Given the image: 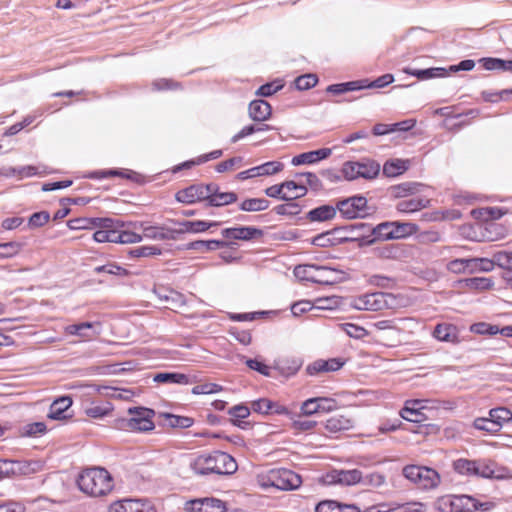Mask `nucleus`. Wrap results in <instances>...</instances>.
I'll use <instances>...</instances> for the list:
<instances>
[{"mask_svg":"<svg viewBox=\"0 0 512 512\" xmlns=\"http://www.w3.org/2000/svg\"><path fill=\"white\" fill-rule=\"evenodd\" d=\"M190 467L195 474L208 475H229L237 470V463L234 458L221 451H214L211 454H202L197 456Z\"/></svg>","mask_w":512,"mask_h":512,"instance_id":"f257e3e1","label":"nucleus"},{"mask_svg":"<svg viewBox=\"0 0 512 512\" xmlns=\"http://www.w3.org/2000/svg\"><path fill=\"white\" fill-rule=\"evenodd\" d=\"M77 484L81 491L92 496L107 495L113 489V480L104 468H89L80 473Z\"/></svg>","mask_w":512,"mask_h":512,"instance_id":"f03ea898","label":"nucleus"},{"mask_svg":"<svg viewBox=\"0 0 512 512\" xmlns=\"http://www.w3.org/2000/svg\"><path fill=\"white\" fill-rule=\"evenodd\" d=\"M257 483L263 489L275 488L282 491H290L299 488L302 484L301 477L292 470L280 468L271 469L257 475Z\"/></svg>","mask_w":512,"mask_h":512,"instance_id":"7ed1b4c3","label":"nucleus"},{"mask_svg":"<svg viewBox=\"0 0 512 512\" xmlns=\"http://www.w3.org/2000/svg\"><path fill=\"white\" fill-rule=\"evenodd\" d=\"M491 506L490 502L481 503L469 495H444L435 502V508L440 512L487 511Z\"/></svg>","mask_w":512,"mask_h":512,"instance_id":"20e7f679","label":"nucleus"},{"mask_svg":"<svg viewBox=\"0 0 512 512\" xmlns=\"http://www.w3.org/2000/svg\"><path fill=\"white\" fill-rule=\"evenodd\" d=\"M128 418H119L115 421V428L128 432H148L155 428L153 417L155 412L145 407L128 409Z\"/></svg>","mask_w":512,"mask_h":512,"instance_id":"39448f33","label":"nucleus"},{"mask_svg":"<svg viewBox=\"0 0 512 512\" xmlns=\"http://www.w3.org/2000/svg\"><path fill=\"white\" fill-rule=\"evenodd\" d=\"M418 230V225L412 222H382L372 228L373 239L370 241V243L375 241L404 239L415 234Z\"/></svg>","mask_w":512,"mask_h":512,"instance_id":"423d86ee","label":"nucleus"},{"mask_svg":"<svg viewBox=\"0 0 512 512\" xmlns=\"http://www.w3.org/2000/svg\"><path fill=\"white\" fill-rule=\"evenodd\" d=\"M402 473L406 479L423 490L435 489L441 482L439 473L426 466L407 465L403 468Z\"/></svg>","mask_w":512,"mask_h":512,"instance_id":"0eeeda50","label":"nucleus"},{"mask_svg":"<svg viewBox=\"0 0 512 512\" xmlns=\"http://www.w3.org/2000/svg\"><path fill=\"white\" fill-rule=\"evenodd\" d=\"M293 273L300 281H310L318 284H332L334 282V279L331 277L334 269L327 266L314 264L298 265L294 268Z\"/></svg>","mask_w":512,"mask_h":512,"instance_id":"6e6552de","label":"nucleus"},{"mask_svg":"<svg viewBox=\"0 0 512 512\" xmlns=\"http://www.w3.org/2000/svg\"><path fill=\"white\" fill-rule=\"evenodd\" d=\"M393 301V294L374 292L353 298L351 306L357 310L379 311L390 308Z\"/></svg>","mask_w":512,"mask_h":512,"instance_id":"1a4fd4ad","label":"nucleus"},{"mask_svg":"<svg viewBox=\"0 0 512 512\" xmlns=\"http://www.w3.org/2000/svg\"><path fill=\"white\" fill-rule=\"evenodd\" d=\"M337 209L346 219L363 218L368 215L367 199L363 196H353L340 201Z\"/></svg>","mask_w":512,"mask_h":512,"instance_id":"9d476101","label":"nucleus"},{"mask_svg":"<svg viewBox=\"0 0 512 512\" xmlns=\"http://www.w3.org/2000/svg\"><path fill=\"white\" fill-rule=\"evenodd\" d=\"M361 479V471L358 469L351 470H332L322 477V482L326 485H343L351 486L359 484Z\"/></svg>","mask_w":512,"mask_h":512,"instance_id":"9b49d317","label":"nucleus"},{"mask_svg":"<svg viewBox=\"0 0 512 512\" xmlns=\"http://www.w3.org/2000/svg\"><path fill=\"white\" fill-rule=\"evenodd\" d=\"M214 186L209 184L202 185H191L185 189L179 190L175 198L178 202L185 204H193L198 201L207 200V197L210 195L211 191H214Z\"/></svg>","mask_w":512,"mask_h":512,"instance_id":"f8f14e48","label":"nucleus"},{"mask_svg":"<svg viewBox=\"0 0 512 512\" xmlns=\"http://www.w3.org/2000/svg\"><path fill=\"white\" fill-rule=\"evenodd\" d=\"M336 408V400L326 397H315L304 401L300 410L302 415L311 416L319 412H330Z\"/></svg>","mask_w":512,"mask_h":512,"instance_id":"ddd939ff","label":"nucleus"},{"mask_svg":"<svg viewBox=\"0 0 512 512\" xmlns=\"http://www.w3.org/2000/svg\"><path fill=\"white\" fill-rule=\"evenodd\" d=\"M109 512H156V510L146 499H123L112 503Z\"/></svg>","mask_w":512,"mask_h":512,"instance_id":"4468645a","label":"nucleus"},{"mask_svg":"<svg viewBox=\"0 0 512 512\" xmlns=\"http://www.w3.org/2000/svg\"><path fill=\"white\" fill-rule=\"evenodd\" d=\"M68 335L78 336L82 341H90L101 333L100 322H81L64 328Z\"/></svg>","mask_w":512,"mask_h":512,"instance_id":"2eb2a0df","label":"nucleus"},{"mask_svg":"<svg viewBox=\"0 0 512 512\" xmlns=\"http://www.w3.org/2000/svg\"><path fill=\"white\" fill-rule=\"evenodd\" d=\"M135 225L139 226L143 238L155 241L176 240L175 231L173 228H168L165 226H152L146 222H140V224Z\"/></svg>","mask_w":512,"mask_h":512,"instance_id":"dca6fc26","label":"nucleus"},{"mask_svg":"<svg viewBox=\"0 0 512 512\" xmlns=\"http://www.w3.org/2000/svg\"><path fill=\"white\" fill-rule=\"evenodd\" d=\"M428 399H411L405 402L404 407L400 411V416L410 422L420 423L424 420L423 409L427 406L423 403H428Z\"/></svg>","mask_w":512,"mask_h":512,"instance_id":"f3484780","label":"nucleus"},{"mask_svg":"<svg viewBox=\"0 0 512 512\" xmlns=\"http://www.w3.org/2000/svg\"><path fill=\"white\" fill-rule=\"evenodd\" d=\"M153 381L162 384L190 385L198 381L196 375L179 372H160L154 375Z\"/></svg>","mask_w":512,"mask_h":512,"instance_id":"a211bd4d","label":"nucleus"},{"mask_svg":"<svg viewBox=\"0 0 512 512\" xmlns=\"http://www.w3.org/2000/svg\"><path fill=\"white\" fill-rule=\"evenodd\" d=\"M178 228L173 229L175 231L176 239L178 238V235L184 234V233H201L206 230H208L211 227L218 226L219 223L212 221H203V220H196V221H182L177 223Z\"/></svg>","mask_w":512,"mask_h":512,"instance_id":"6ab92c4d","label":"nucleus"},{"mask_svg":"<svg viewBox=\"0 0 512 512\" xmlns=\"http://www.w3.org/2000/svg\"><path fill=\"white\" fill-rule=\"evenodd\" d=\"M94 227L107 229L108 242L119 243L120 228L123 227V221L113 218H96Z\"/></svg>","mask_w":512,"mask_h":512,"instance_id":"aec40b11","label":"nucleus"},{"mask_svg":"<svg viewBox=\"0 0 512 512\" xmlns=\"http://www.w3.org/2000/svg\"><path fill=\"white\" fill-rule=\"evenodd\" d=\"M248 113L253 121L263 122L271 117L272 108L265 100H253L249 104Z\"/></svg>","mask_w":512,"mask_h":512,"instance_id":"412c9836","label":"nucleus"},{"mask_svg":"<svg viewBox=\"0 0 512 512\" xmlns=\"http://www.w3.org/2000/svg\"><path fill=\"white\" fill-rule=\"evenodd\" d=\"M430 204V200L426 197H413L410 199L400 200L396 204V210L403 214H411L420 211Z\"/></svg>","mask_w":512,"mask_h":512,"instance_id":"4be33fe9","label":"nucleus"},{"mask_svg":"<svg viewBox=\"0 0 512 512\" xmlns=\"http://www.w3.org/2000/svg\"><path fill=\"white\" fill-rule=\"evenodd\" d=\"M343 364L344 363L337 358L328 360L318 359L309 364L306 371L309 375H316L322 372H333L339 370Z\"/></svg>","mask_w":512,"mask_h":512,"instance_id":"5701e85b","label":"nucleus"},{"mask_svg":"<svg viewBox=\"0 0 512 512\" xmlns=\"http://www.w3.org/2000/svg\"><path fill=\"white\" fill-rule=\"evenodd\" d=\"M43 463L40 461H12L10 460V476H28L41 471Z\"/></svg>","mask_w":512,"mask_h":512,"instance_id":"b1692460","label":"nucleus"},{"mask_svg":"<svg viewBox=\"0 0 512 512\" xmlns=\"http://www.w3.org/2000/svg\"><path fill=\"white\" fill-rule=\"evenodd\" d=\"M332 153L330 148H322L314 151L305 152L292 158V165L313 164L320 160L328 158Z\"/></svg>","mask_w":512,"mask_h":512,"instance_id":"393cba45","label":"nucleus"},{"mask_svg":"<svg viewBox=\"0 0 512 512\" xmlns=\"http://www.w3.org/2000/svg\"><path fill=\"white\" fill-rule=\"evenodd\" d=\"M134 224H140V222H123V227L120 228L119 233L120 244H134L142 241L143 236L137 232L140 231L139 226H134Z\"/></svg>","mask_w":512,"mask_h":512,"instance_id":"a878e982","label":"nucleus"},{"mask_svg":"<svg viewBox=\"0 0 512 512\" xmlns=\"http://www.w3.org/2000/svg\"><path fill=\"white\" fill-rule=\"evenodd\" d=\"M222 235L228 239L250 240L261 236L262 231L255 227H233L222 230Z\"/></svg>","mask_w":512,"mask_h":512,"instance_id":"bb28decb","label":"nucleus"},{"mask_svg":"<svg viewBox=\"0 0 512 512\" xmlns=\"http://www.w3.org/2000/svg\"><path fill=\"white\" fill-rule=\"evenodd\" d=\"M225 504L216 498H204L192 501L193 512H224Z\"/></svg>","mask_w":512,"mask_h":512,"instance_id":"cd10ccee","label":"nucleus"},{"mask_svg":"<svg viewBox=\"0 0 512 512\" xmlns=\"http://www.w3.org/2000/svg\"><path fill=\"white\" fill-rule=\"evenodd\" d=\"M215 191H211L207 197L209 206H223L234 203L237 200V195L234 192H220L216 184L211 183Z\"/></svg>","mask_w":512,"mask_h":512,"instance_id":"c85d7f7f","label":"nucleus"},{"mask_svg":"<svg viewBox=\"0 0 512 512\" xmlns=\"http://www.w3.org/2000/svg\"><path fill=\"white\" fill-rule=\"evenodd\" d=\"M72 405V399L69 396H62L56 399L49 408L48 417L53 420L66 418L65 412Z\"/></svg>","mask_w":512,"mask_h":512,"instance_id":"c756f323","label":"nucleus"},{"mask_svg":"<svg viewBox=\"0 0 512 512\" xmlns=\"http://www.w3.org/2000/svg\"><path fill=\"white\" fill-rule=\"evenodd\" d=\"M252 410L254 412L269 414V413H277L284 414L287 412L284 406H281L269 399L262 398L252 402Z\"/></svg>","mask_w":512,"mask_h":512,"instance_id":"7c9ffc66","label":"nucleus"},{"mask_svg":"<svg viewBox=\"0 0 512 512\" xmlns=\"http://www.w3.org/2000/svg\"><path fill=\"white\" fill-rule=\"evenodd\" d=\"M112 411L113 406L109 402H104L101 404L92 402L90 405L84 408L85 415L92 419H103L109 416Z\"/></svg>","mask_w":512,"mask_h":512,"instance_id":"2f4dec72","label":"nucleus"},{"mask_svg":"<svg viewBox=\"0 0 512 512\" xmlns=\"http://www.w3.org/2000/svg\"><path fill=\"white\" fill-rule=\"evenodd\" d=\"M302 366V360L298 358L282 359L275 363V369L285 377L295 375Z\"/></svg>","mask_w":512,"mask_h":512,"instance_id":"473e14b6","label":"nucleus"},{"mask_svg":"<svg viewBox=\"0 0 512 512\" xmlns=\"http://www.w3.org/2000/svg\"><path fill=\"white\" fill-rule=\"evenodd\" d=\"M433 336L439 341L454 342L457 339V329L452 324H438L434 329Z\"/></svg>","mask_w":512,"mask_h":512,"instance_id":"72a5a7b5","label":"nucleus"},{"mask_svg":"<svg viewBox=\"0 0 512 512\" xmlns=\"http://www.w3.org/2000/svg\"><path fill=\"white\" fill-rule=\"evenodd\" d=\"M467 273L488 272L494 268V262L488 258H467Z\"/></svg>","mask_w":512,"mask_h":512,"instance_id":"f704fd0d","label":"nucleus"},{"mask_svg":"<svg viewBox=\"0 0 512 512\" xmlns=\"http://www.w3.org/2000/svg\"><path fill=\"white\" fill-rule=\"evenodd\" d=\"M408 74L417 77L419 80H428L432 78H440L448 75V71L441 67H432L428 69L406 70Z\"/></svg>","mask_w":512,"mask_h":512,"instance_id":"c9c22d12","label":"nucleus"},{"mask_svg":"<svg viewBox=\"0 0 512 512\" xmlns=\"http://www.w3.org/2000/svg\"><path fill=\"white\" fill-rule=\"evenodd\" d=\"M316 512H358V508L354 505H341L336 501L320 502L316 508Z\"/></svg>","mask_w":512,"mask_h":512,"instance_id":"e433bc0d","label":"nucleus"},{"mask_svg":"<svg viewBox=\"0 0 512 512\" xmlns=\"http://www.w3.org/2000/svg\"><path fill=\"white\" fill-rule=\"evenodd\" d=\"M485 70L489 71H511L512 60H502L499 58H482L479 61Z\"/></svg>","mask_w":512,"mask_h":512,"instance_id":"4c0bfd02","label":"nucleus"},{"mask_svg":"<svg viewBox=\"0 0 512 512\" xmlns=\"http://www.w3.org/2000/svg\"><path fill=\"white\" fill-rule=\"evenodd\" d=\"M359 177L374 179L380 172V164L374 160L358 162Z\"/></svg>","mask_w":512,"mask_h":512,"instance_id":"58836bf2","label":"nucleus"},{"mask_svg":"<svg viewBox=\"0 0 512 512\" xmlns=\"http://www.w3.org/2000/svg\"><path fill=\"white\" fill-rule=\"evenodd\" d=\"M46 173H47V170L45 167L28 165V166H23L18 169L14 168V167H10L7 169L5 175L10 176V175L18 174L21 178H24V177H32L35 175H43Z\"/></svg>","mask_w":512,"mask_h":512,"instance_id":"ea45409f","label":"nucleus"},{"mask_svg":"<svg viewBox=\"0 0 512 512\" xmlns=\"http://www.w3.org/2000/svg\"><path fill=\"white\" fill-rule=\"evenodd\" d=\"M408 169V161L395 159L387 161L383 166V174L387 177H395Z\"/></svg>","mask_w":512,"mask_h":512,"instance_id":"a19ab883","label":"nucleus"},{"mask_svg":"<svg viewBox=\"0 0 512 512\" xmlns=\"http://www.w3.org/2000/svg\"><path fill=\"white\" fill-rule=\"evenodd\" d=\"M226 246L224 241L220 240H197L188 244V249H192L199 252H207L217 250Z\"/></svg>","mask_w":512,"mask_h":512,"instance_id":"79ce46f5","label":"nucleus"},{"mask_svg":"<svg viewBox=\"0 0 512 512\" xmlns=\"http://www.w3.org/2000/svg\"><path fill=\"white\" fill-rule=\"evenodd\" d=\"M422 184L416 182L402 183L392 187L393 194L398 198H405L421 191Z\"/></svg>","mask_w":512,"mask_h":512,"instance_id":"37998d69","label":"nucleus"},{"mask_svg":"<svg viewBox=\"0 0 512 512\" xmlns=\"http://www.w3.org/2000/svg\"><path fill=\"white\" fill-rule=\"evenodd\" d=\"M336 215V209L330 205H323L311 210L308 217L311 221H327Z\"/></svg>","mask_w":512,"mask_h":512,"instance_id":"c03bdc74","label":"nucleus"},{"mask_svg":"<svg viewBox=\"0 0 512 512\" xmlns=\"http://www.w3.org/2000/svg\"><path fill=\"white\" fill-rule=\"evenodd\" d=\"M269 201L265 198H250L244 200L239 208L242 211L247 212H258V211H264L269 207Z\"/></svg>","mask_w":512,"mask_h":512,"instance_id":"a18cd8bd","label":"nucleus"},{"mask_svg":"<svg viewBox=\"0 0 512 512\" xmlns=\"http://www.w3.org/2000/svg\"><path fill=\"white\" fill-rule=\"evenodd\" d=\"M351 426L350 419L342 415L332 416L326 421V429L330 432L348 430Z\"/></svg>","mask_w":512,"mask_h":512,"instance_id":"49530a36","label":"nucleus"},{"mask_svg":"<svg viewBox=\"0 0 512 512\" xmlns=\"http://www.w3.org/2000/svg\"><path fill=\"white\" fill-rule=\"evenodd\" d=\"M476 461L477 460L461 458L454 462L453 467L454 470L461 475L476 476Z\"/></svg>","mask_w":512,"mask_h":512,"instance_id":"de8ad7c7","label":"nucleus"},{"mask_svg":"<svg viewBox=\"0 0 512 512\" xmlns=\"http://www.w3.org/2000/svg\"><path fill=\"white\" fill-rule=\"evenodd\" d=\"M386 482V478L383 474L378 472H373L367 475H363L361 473V479L359 481V484H361L364 487H372V488H378L384 485Z\"/></svg>","mask_w":512,"mask_h":512,"instance_id":"09e8293b","label":"nucleus"},{"mask_svg":"<svg viewBox=\"0 0 512 512\" xmlns=\"http://www.w3.org/2000/svg\"><path fill=\"white\" fill-rule=\"evenodd\" d=\"M482 98L486 102L498 103L507 100L512 95V89H503L500 91L485 90L481 93Z\"/></svg>","mask_w":512,"mask_h":512,"instance_id":"8fccbe9b","label":"nucleus"},{"mask_svg":"<svg viewBox=\"0 0 512 512\" xmlns=\"http://www.w3.org/2000/svg\"><path fill=\"white\" fill-rule=\"evenodd\" d=\"M285 193H288L289 201H293L297 198L303 197L307 193V188L303 185H298L294 181H285L283 182Z\"/></svg>","mask_w":512,"mask_h":512,"instance_id":"3c124183","label":"nucleus"},{"mask_svg":"<svg viewBox=\"0 0 512 512\" xmlns=\"http://www.w3.org/2000/svg\"><path fill=\"white\" fill-rule=\"evenodd\" d=\"M167 420V424L172 428H189L193 425L194 421L190 417L177 416L173 414H163Z\"/></svg>","mask_w":512,"mask_h":512,"instance_id":"603ef678","label":"nucleus"},{"mask_svg":"<svg viewBox=\"0 0 512 512\" xmlns=\"http://www.w3.org/2000/svg\"><path fill=\"white\" fill-rule=\"evenodd\" d=\"M464 284L471 290H487L493 285V282L487 277H473L465 279Z\"/></svg>","mask_w":512,"mask_h":512,"instance_id":"864d4df0","label":"nucleus"},{"mask_svg":"<svg viewBox=\"0 0 512 512\" xmlns=\"http://www.w3.org/2000/svg\"><path fill=\"white\" fill-rule=\"evenodd\" d=\"M489 416L499 425L500 430L503 424L508 423L512 419V412L508 408L499 407L490 410Z\"/></svg>","mask_w":512,"mask_h":512,"instance_id":"5fc2aeb1","label":"nucleus"},{"mask_svg":"<svg viewBox=\"0 0 512 512\" xmlns=\"http://www.w3.org/2000/svg\"><path fill=\"white\" fill-rule=\"evenodd\" d=\"M269 129H271V126H269L267 124L245 126L231 138V142L236 143L239 140H241L242 138H244L248 135H251L255 132H262V131H266Z\"/></svg>","mask_w":512,"mask_h":512,"instance_id":"6e6d98bb","label":"nucleus"},{"mask_svg":"<svg viewBox=\"0 0 512 512\" xmlns=\"http://www.w3.org/2000/svg\"><path fill=\"white\" fill-rule=\"evenodd\" d=\"M368 283L370 285L383 288V289H392L396 285L395 279L385 276V275H372L368 278Z\"/></svg>","mask_w":512,"mask_h":512,"instance_id":"4d7b16f0","label":"nucleus"},{"mask_svg":"<svg viewBox=\"0 0 512 512\" xmlns=\"http://www.w3.org/2000/svg\"><path fill=\"white\" fill-rule=\"evenodd\" d=\"M22 249L19 242H7L0 244V259L11 258L17 255Z\"/></svg>","mask_w":512,"mask_h":512,"instance_id":"13d9d810","label":"nucleus"},{"mask_svg":"<svg viewBox=\"0 0 512 512\" xmlns=\"http://www.w3.org/2000/svg\"><path fill=\"white\" fill-rule=\"evenodd\" d=\"M318 82L315 74H304L295 79V86L298 90H308L314 87Z\"/></svg>","mask_w":512,"mask_h":512,"instance_id":"bf43d9fd","label":"nucleus"},{"mask_svg":"<svg viewBox=\"0 0 512 512\" xmlns=\"http://www.w3.org/2000/svg\"><path fill=\"white\" fill-rule=\"evenodd\" d=\"M474 427L478 430L487 431L489 433H496L499 431V425L490 416L489 418H477L474 421Z\"/></svg>","mask_w":512,"mask_h":512,"instance_id":"052dcab7","label":"nucleus"},{"mask_svg":"<svg viewBox=\"0 0 512 512\" xmlns=\"http://www.w3.org/2000/svg\"><path fill=\"white\" fill-rule=\"evenodd\" d=\"M160 254H161V249L158 248L157 246H141V247L133 248L129 251V255L131 257H136V258L149 257V256H153V255H160Z\"/></svg>","mask_w":512,"mask_h":512,"instance_id":"680f3d73","label":"nucleus"},{"mask_svg":"<svg viewBox=\"0 0 512 512\" xmlns=\"http://www.w3.org/2000/svg\"><path fill=\"white\" fill-rule=\"evenodd\" d=\"M283 88L281 81L266 83L258 88L256 94L262 97H269Z\"/></svg>","mask_w":512,"mask_h":512,"instance_id":"e2e57ef3","label":"nucleus"},{"mask_svg":"<svg viewBox=\"0 0 512 512\" xmlns=\"http://www.w3.org/2000/svg\"><path fill=\"white\" fill-rule=\"evenodd\" d=\"M476 476L490 478L494 476L493 463L486 460L476 461Z\"/></svg>","mask_w":512,"mask_h":512,"instance_id":"0e129e2a","label":"nucleus"},{"mask_svg":"<svg viewBox=\"0 0 512 512\" xmlns=\"http://www.w3.org/2000/svg\"><path fill=\"white\" fill-rule=\"evenodd\" d=\"M221 390H222V386H220L216 383H205V384L194 386L192 388V393L194 395L213 394V393H218Z\"/></svg>","mask_w":512,"mask_h":512,"instance_id":"69168bd1","label":"nucleus"},{"mask_svg":"<svg viewBox=\"0 0 512 512\" xmlns=\"http://www.w3.org/2000/svg\"><path fill=\"white\" fill-rule=\"evenodd\" d=\"M278 215H297L300 212V206L297 203L288 201L286 204L278 205L274 208Z\"/></svg>","mask_w":512,"mask_h":512,"instance_id":"338daca9","label":"nucleus"},{"mask_svg":"<svg viewBox=\"0 0 512 512\" xmlns=\"http://www.w3.org/2000/svg\"><path fill=\"white\" fill-rule=\"evenodd\" d=\"M343 330L348 336L355 339H361L368 334L366 329L352 323L343 324Z\"/></svg>","mask_w":512,"mask_h":512,"instance_id":"774afa93","label":"nucleus"}]
</instances>
